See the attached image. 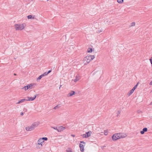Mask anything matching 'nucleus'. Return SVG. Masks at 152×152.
<instances>
[{
	"label": "nucleus",
	"instance_id": "nucleus-34",
	"mask_svg": "<svg viewBox=\"0 0 152 152\" xmlns=\"http://www.w3.org/2000/svg\"><path fill=\"white\" fill-rule=\"evenodd\" d=\"M51 72V70H50L48 71V72H47V74H48L50 73Z\"/></svg>",
	"mask_w": 152,
	"mask_h": 152
},
{
	"label": "nucleus",
	"instance_id": "nucleus-13",
	"mask_svg": "<svg viewBox=\"0 0 152 152\" xmlns=\"http://www.w3.org/2000/svg\"><path fill=\"white\" fill-rule=\"evenodd\" d=\"M27 18L28 19H34V16H32L31 15H29L27 16Z\"/></svg>",
	"mask_w": 152,
	"mask_h": 152
},
{
	"label": "nucleus",
	"instance_id": "nucleus-42",
	"mask_svg": "<svg viewBox=\"0 0 152 152\" xmlns=\"http://www.w3.org/2000/svg\"><path fill=\"white\" fill-rule=\"evenodd\" d=\"M152 104V102L151 103V104Z\"/></svg>",
	"mask_w": 152,
	"mask_h": 152
},
{
	"label": "nucleus",
	"instance_id": "nucleus-25",
	"mask_svg": "<svg viewBox=\"0 0 152 152\" xmlns=\"http://www.w3.org/2000/svg\"><path fill=\"white\" fill-rule=\"evenodd\" d=\"M78 80H79V79H77V76H76V77H75V79L74 80V82H76Z\"/></svg>",
	"mask_w": 152,
	"mask_h": 152
},
{
	"label": "nucleus",
	"instance_id": "nucleus-40",
	"mask_svg": "<svg viewBox=\"0 0 152 152\" xmlns=\"http://www.w3.org/2000/svg\"><path fill=\"white\" fill-rule=\"evenodd\" d=\"M14 75H16V74L15 73H14Z\"/></svg>",
	"mask_w": 152,
	"mask_h": 152
},
{
	"label": "nucleus",
	"instance_id": "nucleus-33",
	"mask_svg": "<svg viewBox=\"0 0 152 152\" xmlns=\"http://www.w3.org/2000/svg\"><path fill=\"white\" fill-rule=\"evenodd\" d=\"M66 151L67 152H72L71 150L70 149L68 150H66Z\"/></svg>",
	"mask_w": 152,
	"mask_h": 152
},
{
	"label": "nucleus",
	"instance_id": "nucleus-22",
	"mask_svg": "<svg viewBox=\"0 0 152 152\" xmlns=\"http://www.w3.org/2000/svg\"><path fill=\"white\" fill-rule=\"evenodd\" d=\"M60 107V106H59V105H57L55 107H54L53 109L56 110L57 108H59Z\"/></svg>",
	"mask_w": 152,
	"mask_h": 152
},
{
	"label": "nucleus",
	"instance_id": "nucleus-11",
	"mask_svg": "<svg viewBox=\"0 0 152 152\" xmlns=\"http://www.w3.org/2000/svg\"><path fill=\"white\" fill-rule=\"evenodd\" d=\"M148 131V129L147 128L145 127L143 128L142 130L140 131V133L141 134H143L145 132H147Z\"/></svg>",
	"mask_w": 152,
	"mask_h": 152
},
{
	"label": "nucleus",
	"instance_id": "nucleus-28",
	"mask_svg": "<svg viewBox=\"0 0 152 152\" xmlns=\"http://www.w3.org/2000/svg\"><path fill=\"white\" fill-rule=\"evenodd\" d=\"M120 113H121V111H118L117 113V116H118L119 115Z\"/></svg>",
	"mask_w": 152,
	"mask_h": 152
},
{
	"label": "nucleus",
	"instance_id": "nucleus-4",
	"mask_svg": "<svg viewBox=\"0 0 152 152\" xmlns=\"http://www.w3.org/2000/svg\"><path fill=\"white\" fill-rule=\"evenodd\" d=\"M34 85V83H31L23 87L22 89H24L25 91L27 90L28 89H31L32 88V87Z\"/></svg>",
	"mask_w": 152,
	"mask_h": 152
},
{
	"label": "nucleus",
	"instance_id": "nucleus-12",
	"mask_svg": "<svg viewBox=\"0 0 152 152\" xmlns=\"http://www.w3.org/2000/svg\"><path fill=\"white\" fill-rule=\"evenodd\" d=\"M79 146L80 147V151L82 152L84 150L83 145V144L80 143V144Z\"/></svg>",
	"mask_w": 152,
	"mask_h": 152
},
{
	"label": "nucleus",
	"instance_id": "nucleus-35",
	"mask_svg": "<svg viewBox=\"0 0 152 152\" xmlns=\"http://www.w3.org/2000/svg\"><path fill=\"white\" fill-rule=\"evenodd\" d=\"M137 113H142V111L141 110H138L137 111Z\"/></svg>",
	"mask_w": 152,
	"mask_h": 152
},
{
	"label": "nucleus",
	"instance_id": "nucleus-14",
	"mask_svg": "<svg viewBox=\"0 0 152 152\" xmlns=\"http://www.w3.org/2000/svg\"><path fill=\"white\" fill-rule=\"evenodd\" d=\"M75 93L74 91H72L68 94V96H72L73 95L75 94Z\"/></svg>",
	"mask_w": 152,
	"mask_h": 152
},
{
	"label": "nucleus",
	"instance_id": "nucleus-21",
	"mask_svg": "<svg viewBox=\"0 0 152 152\" xmlns=\"http://www.w3.org/2000/svg\"><path fill=\"white\" fill-rule=\"evenodd\" d=\"M41 139H42L43 141H44V140L46 141L48 140V138L46 137H42Z\"/></svg>",
	"mask_w": 152,
	"mask_h": 152
},
{
	"label": "nucleus",
	"instance_id": "nucleus-24",
	"mask_svg": "<svg viewBox=\"0 0 152 152\" xmlns=\"http://www.w3.org/2000/svg\"><path fill=\"white\" fill-rule=\"evenodd\" d=\"M41 147H41V146H40V145H38V144H37V145L36 147H37V148L39 149V148H41Z\"/></svg>",
	"mask_w": 152,
	"mask_h": 152
},
{
	"label": "nucleus",
	"instance_id": "nucleus-19",
	"mask_svg": "<svg viewBox=\"0 0 152 152\" xmlns=\"http://www.w3.org/2000/svg\"><path fill=\"white\" fill-rule=\"evenodd\" d=\"M43 75H41L39 76L37 78V80H40L42 77H43Z\"/></svg>",
	"mask_w": 152,
	"mask_h": 152
},
{
	"label": "nucleus",
	"instance_id": "nucleus-20",
	"mask_svg": "<svg viewBox=\"0 0 152 152\" xmlns=\"http://www.w3.org/2000/svg\"><path fill=\"white\" fill-rule=\"evenodd\" d=\"M124 0H117V2L119 3H122L123 2Z\"/></svg>",
	"mask_w": 152,
	"mask_h": 152
},
{
	"label": "nucleus",
	"instance_id": "nucleus-23",
	"mask_svg": "<svg viewBox=\"0 0 152 152\" xmlns=\"http://www.w3.org/2000/svg\"><path fill=\"white\" fill-rule=\"evenodd\" d=\"M103 30H102V29H99L97 31V32L98 33H99L102 31Z\"/></svg>",
	"mask_w": 152,
	"mask_h": 152
},
{
	"label": "nucleus",
	"instance_id": "nucleus-9",
	"mask_svg": "<svg viewBox=\"0 0 152 152\" xmlns=\"http://www.w3.org/2000/svg\"><path fill=\"white\" fill-rule=\"evenodd\" d=\"M118 134L120 138L125 137L127 136V135L125 133H118Z\"/></svg>",
	"mask_w": 152,
	"mask_h": 152
},
{
	"label": "nucleus",
	"instance_id": "nucleus-15",
	"mask_svg": "<svg viewBox=\"0 0 152 152\" xmlns=\"http://www.w3.org/2000/svg\"><path fill=\"white\" fill-rule=\"evenodd\" d=\"M27 101V99H22L20 100L19 101L18 103H17V104H20V103L22 102L25 101Z\"/></svg>",
	"mask_w": 152,
	"mask_h": 152
},
{
	"label": "nucleus",
	"instance_id": "nucleus-8",
	"mask_svg": "<svg viewBox=\"0 0 152 152\" xmlns=\"http://www.w3.org/2000/svg\"><path fill=\"white\" fill-rule=\"evenodd\" d=\"M66 129L65 127L62 126H60L58 127L57 131L58 132H60Z\"/></svg>",
	"mask_w": 152,
	"mask_h": 152
},
{
	"label": "nucleus",
	"instance_id": "nucleus-1",
	"mask_svg": "<svg viewBox=\"0 0 152 152\" xmlns=\"http://www.w3.org/2000/svg\"><path fill=\"white\" fill-rule=\"evenodd\" d=\"M39 122H35L33 123L31 126H28L26 127V129L27 131H31L34 130L37 127L39 124Z\"/></svg>",
	"mask_w": 152,
	"mask_h": 152
},
{
	"label": "nucleus",
	"instance_id": "nucleus-38",
	"mask_svg": "<svg viewBox=\"0 0 152 152\" xmlns=\"http://www.w3.org/2000/svg\"><path fill=\"white\" fill-rule=\"evenodd\" d=\"M149 84H150V85H152V81L150 82Z\"/></svg>",
	"mask_w": 152,
	"mask_h": 152
},
{
	"label": "nucleus",
	"instance_id": "nucleus-7",
	"mask_svg": "<svg viewBox=\"0 0 152 152\" xmlns=\"http://www.w3.org/2000/svg\"><path fill=\"white\" fill-rule=\"evenodd\" d=\"M44 142V141H43L41 138H40L38 141V145H40L41 147H42V144Z\"/></svg>",
	"mask_w": 152,
	"mask_h": 152
},
{
	"label": "nucleus",
	"instance_id": "nucleus-27",
	"mask_svg": "<svg viewBox=\"0 0 152 152\" xmlns=\"http://www.w3.org/2000/svg\"><path fill=\"white\" fill-rule=\"evenodd\" d=\"M131 26H134L135 25V23L133 22L132 23Z\"/></svg>",
	"mask_w": 152,
	"mask_h": 152
},
{
	"label": "nucleus",
	"instance_id": "nucleus-39",
	"mask_svg": "<svg viewBox=\"0 0 152 152\" xmlns=\"http://www.w3.org/2000/svg\"><path fill=\"white\" fill-rule=\"evenodd\" d=\"M71 136H72L73 137H74L75 136V135H74V134H71Z\"/></svg>",
	"mask_w": 152,
	"mask_h": 152
},
{
	"label": "nucleus",
	"instance_id": "nucleus-18",
	"mask_svg": "<svg viewBox=\"0 0 152 152\" xmlns=\"http://www.w3.org/2000/svg\"><path fill=\"white\" fill-rule=\"evenodd\" d=\"M104 132V133L105 135H107V134L108 133V130H105Z\"/></svg>",
	"mask_w": 152,
	"mask_h": 152
},
{
	"label": "nucleus",
	"instance_id": "nucleus-3",
	"mask_svg": "<svg viewBox=\"0 0 152 152\" xmlns=\"http://www.w3.org/2000/svg\"><path fill=\"white\" fill-rule=\"evenodd\" d=\"M15 27L16 30H21L24 28V24H15Z\"/></svg>",
	"mask_w": 152,
	"mask_h": 152
},
{
	"label": "nucleus",
	"instance_id": "nucleus-37",
	"mask_svg": "<svg viewBox=\"0 0 152 152\" xmlns=\"http://www.w3.org/2000/svg\"><path fill=\"white\" fill-rule=\"evenodd\" d=\"M20 115H23V112H21L20 113Z\"/></svg>",
	"mask_w": 152,
	"mask_h": 152
},
{
	"label": "nucleus",
	"instance_id": "nucleus-43",
	"mask_svg": "<svg viewBox=\"0 0 152 152\" xmlns=\"http://www.w3.org/2000/svg\"><path fill=\"white\" fill-rule=\"evenodd\" d=\"M49 0H47V1H48Z\"/></svg>",
	"mask_w": 152,
	"mask_h": 152
},
{
	"label": "nucleus",
	"instance_id": "nucleus-41",
	"mask_svg": "<svg viewBox=\"0 0 152 152\" xmlns=\"http://www.w3.org/2000/svg\"><path fill=\"white\" fill-rule=\"evenodd\" d=\"M61 86H62L61 85H60V86L59 88V89H60V87H61Z\"/></svg>",
	"mask_w": 152,
	"mask_h": 152
},
{
	"label": "nucleus",
	"instance_id": "nucleus-30",
	"mask_svg": "<svg viewBox=\"0 0 152 152\" xmlns=\"http://www.w3.org/2000/svg\"><path fill=\"white\" fill-rule=\"evenodd\" d=\"M54 129L56 130L57 131V129H58V128H57V127H52Z\"/></svg>",
	"mask_w": 152,
	"mask_h": 152
},
{
	"label": "nucleus",
	"instance_id": "nucleus-29",
	"mask_svg": "<svg viewBox=\"0 0 152 152\" xmlns=\"http://www.w3.org/2000/svg\"><path fill=\"white\" fill-rule=\"evenodd\" d=\"M48 74H47V72H45L42 75H43V76L46 75H47Z\"/></svg>",
	"mask_w": 152,
	"mask_h": 152
},
{
	"label": "nucleus",
	"instance_id": "nucleus-36",
	"mask_svg": "<svg viewBox=\"0 0 152 152\" xmlns=\"http://www.w3.org/2000/svg\"><path fill=\"white\" fill-rule=\"evenodd\" d=\"M80 143H83L84 144H85L86 143L84 142L83 141H80Z\"/></svg>",
	"mask_w": 152,
	"mask_h": 152
},
{
	"label": "nucleus",
	"instance_id": "nucleus-26",
	"mask_svg": "<svg viewBox=\"0 0 152 152\" xmlns=\"http://www.w3.org/2000/svg\"><path fill=\"white\" fill-rule=\"evenodd\" d=\"M82 136H83V137L87 138V135H86V134H83Z\"/></svg>",
	"mask_w": 152,
	"mask_h": 152
},
{
	"label": "nucleus",
	"instance_id": "nucleus-5",
	"mask_svg": "<svg viewBox=\"0 0 152 152\" xmlns=\"http://www.w3.org/2000/svg\"><path fill=\"white\" fill-rule=\"evenodd\" d=\"M112 138L113 140L114 141L120 138V137H119V135L118 133L113 134L112 136Z\"/></svg>",
	"mask_w": 152,
	"mask_h": 152
},
{
	"label": "nucleus",
	"instance_id": "nucleus-2",
	"mask_svg": "<svg viewBox=\"0 0 152 152\" xmlns=\"http://www.w3.org/2000/svg\"><path fill=\"white\" fill-rule=\"evenodd\" d=\"M95 58V56L94 55H88L85 57L83 59L84 62H85V64H87L89 63L90 61L93 59Z\"/></svg>",
	"mask_w": 152,
	"mask_h": 152
},
{
	"label": "nucleus",
	"instance_id": "nucleus-31",
	"mask_svg": "<svg viewBox=\"0 0 152 152\" xmlns=\"http://www.w3.org/2000/svg\"><path fill=\"white\" fill-rule=\"evenodd\" d=\"M23 110V111H24L25 112H26L27 111V109L26 108H24Z\"/></svg>",
	"mask_w": 152,
	"mask_h": 152
},
{
	"label": "nucleus",
	"instance_id": "nucleus-32",
	"mask_svg": "<svg viewBox=\"0 0 152 152\" xmlns=\"http://www.w3.org/2000/svg\"><path fill=\"white\" fill-rule=\"evenodd\" d=\"M151 63V64H152V57H151V58L150 59Z\"/></svg>",
	"mask_w": 152,
	"mask_h": 152
},
{
	"label": "nucleus",
	"instance_id": "nucleus-6",
	"mask_svg": "<svg viewBox=\"0 0 152 152\" xmlns=\"http://www.w3.org/2000/svg\"><path fill=\"white\" fill-rule=\"evenodd\" d=\"M138 84V83H137L136 85L134 86L133 88L130 91L129 93H128V95H129V96L131 95L134 92V90L137 88Z\"/></svg>",
	"mask_w": 152,
	"mask_h": 152
},
{
	"label": "nucleus",
	"instance_id": "nucleus-16",
	"mask_svg": "<svg viewBox=\"0 0 152 152\" xmlns=\"http://www.w3.org/2000/svg\"><path fill=\"white\" fill-rule=\"evenodd\" d=\"M91 133L92 132L91 131H89L88 132H87L86 133L87 137H89L90 136L91 134Z\"/></svg>",
	"mask_w": 152,
	"mask_h": 152
},
{
	"label": "nucleus",
	"instance_id": "nucleus-10",
	"mask_svg": "<svg viewBox=\"0 0 152 152\" xmlns=\"http://www.w3.org/2000/svg\"><path fill=\"white\" fill-rule=\"evenodd\" d=\"M37 95H35L34 96V97H28L27 98L28 99H27V101H33L34 100L35 98H36V97L37 96Z\"/></svg>",
	"mask_w": 152,
	"mask_h": 152
},
{
	"label": "nucleus",
	"instance_id": "nucleus-17",
	"mask_svg": "<svg viewBox=\"0 0 152 152\" xmlns=\"http://www.w3.org/2000/svg\"><path fill=\"white\" fill-rule=\"evenodd\" d=\"M92 51V49L91 48H88V50L87 52L88 53H91Z\"/></svg>",
	"mask_w": 152,
	"mask_h": 152
}]
</instances>
